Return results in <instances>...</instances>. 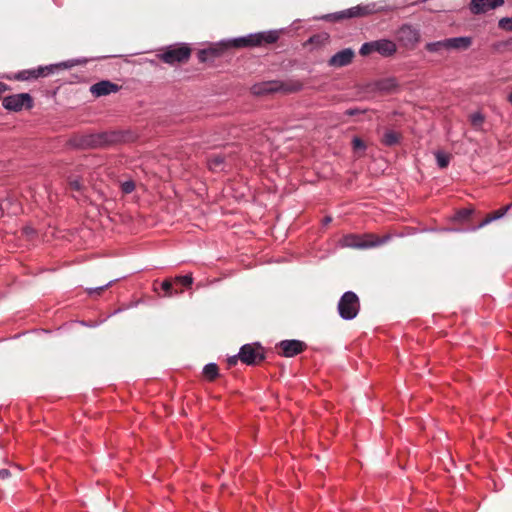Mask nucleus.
<instances>
[{
	"label": "nucleus",
	"mask_w": 512,
	"mask_h": 512,
	"mask_svg": "<svg viewBox=\"0 0 512 512\" xmlns=\"http://www.w3.org/2000/svg\"><path fill=\"white\" fill-rule=\"evenodd\" d=\"M190 55V47L187 44H180L167 47L159 57L163 62L174 65L188 61Z\"/></svg>",
	"instance_id": "obj_3"
},
{
	"label": "nucleus",
	"mask_w": 512,
	"mask_h": 512,
	"mask_svg": "<svg viewBox=\"0 0 512 512\" xmlns=\"http://www.w3.org/2000/svg\"><path fill=\"white\" fill-rule=\"evenodd\" d=\"M6 90V84L0 82V92H3Z\"/></svg>",
	"instance_id": "obj_34"
},
{
	"label": "nucleus",
	"mask_w": 512,
	"mask_h": 512,
	"mask_svg": "<svg viewBox=\"0 0 512 512\" xmlns=\"http://www.w3.org/2000/svg\"><path fill=\"white\" fill-rule=\"evenodd\" d=\"M222 162H223V159L221 157H219V156L214 157L210 160V163H209L210 168L214 170V169L218 168L222 164Z\"/></svg>",
	"instance_id": "obj_28"
},
{
	"label": "nucleus",
	"mask_w": 512,
	"mask_h": 512,
	"mask_svg": "<svg viewBox=\"0 0 512 512\" xmlns=\"http://www.w3.org/2000/svg\"><path fill=\"white\" fill-rule=\"evenodd\" d=\"M378 11V8L375 3L367 4V5H359L353 7L347 11L348 17H358V16H366L373 14Z\"/></svg>",
	"instance_id": "obj_14"
},
{
	"label": "nucleus",
	"mask_w": 512,
	"mask_h": 512,
	"mask_svg": "<svg viewBox=\"0 0 512 512\" xmlns=\"http://www.w3.org/2000/svg\"><path fill=\"white\" fill-rule=\"evenodd\" d=\"M359 308V299L357 295L351 291L344 293L338 303L339 314L345 320L355 318L359 312Z\"/></svg>",
	"instance_id": "obj_4"
},
{
	"label": "nucleus",
	"mask_w": 512,
	"mask_h": 512,
	"mask_svg": "<svg viewBox=\"0 0 512 512\" xmlns=\"http://www.w3.org/2000/svg\"><path fill=\"white\" fill-rule=\"evenodd\" d=\"M175 280L185 286H190L193 283L191 275L177 276Z\"/></svg>",
	"instance_id": "obj_25"
},
{
	"label": "nucleus",
	"mask_w": 512,
	"mask_h": 512,
	"mask_svg": "<svg viewBox=\"0 0 512 512\" xmlns=\"http://www.w3.org/2000/svg\"><path fill=\"white\" fill-rule=\"evenodd\" d=\"M510 206H506L505 208L503 209H500L498 211H495L492 215L488 216L480 225L479 227H483L485 225H487L488 223L494 221V220H497L501 217H503L507 211L509 210Z\"/></svg>",
	"instance_id": "obj_19"
},
{
	"label": "nucleus",
	"mask_w": 512,
	"mask_h": 512,
	"mask_svg": "<svg viewBox=\"0 0 512 512\" xmlns=\"http://www.w3.org/2000/svg\"><path fill=\"white\" fill-rule=\"evenodd\" d=\"M25 232H26L27 234H30V233H33V230H32L31 228H26V229H25Z\"/></svg>",
	"instance_id": "obj_36"
},
{
	"label": "nucleus",
	"mask_w": 512,
	"mask_h": 512,
	"mask_svg": "<svg viewBox=\"0 0 512 512\" xmlns=\"http://www.w3.org/2000/svg\"><path fill=\"white\" fill-rule=\"evenodd\" d=\"M372 52H375L374 41L364 43L360 48V54L362 56H367Z\"/></svg>",
	"instance_id": "obj_22"
},
{
	"label": "nucleus",
	"mask_w": 512,
	"mask_h": 512,
	"mask_svg": "<svg viewBox=\"0 0 512 512\" xmlns=\"http://www.w3.org/2000/svg\"><path fill=\"white\" fill-rule=\"evenodd\" d=\"M280 86L276 82H264L260 84H256L252 87V92L255 95H262L266 93H271L279 90Z\"/></svg>",
	"instance_id": "obj_15"
},
{
	"label": "nucleus",
	"mask_w": 512,
	"mask_h": 512,
	"mask_svg": "<svg viewBox=\"0 0 512 512\" xmlns=\"http://www.w3.org/2000/svg\"><path fill=\"white\" fill-rule=\"evenodd\" d=\"M398 39L404 46L413 47L419 42L420 33L412 26L404 25L398 32Z\"/></svg>",
	"instance_id": "obj_7"
},
{
	"label": "nucleus",
	"mask_w": 512,
	"mask_h": 512,
	"mask_svg": "<svg viewBox=\"0 0 512 512\" xmlns=\"http://www.w3.org/2000/svg\"><path fill=\"white\" fill-rule=\"evenodd\" d=\"M118 89H119V87L117 84H114L110 81L105 80V81H100L98 83L93 84L90 87V92L96 97H101V96L109 95L111 93H115L118 91Z\"/></svg>",
	"instance_id": "obj_10"
},
{
	"label": "nucleus",
	"mask_w": 512,
	"mask_h": 512,
	"mask_svg": "<svg viewBox=\"0 0 512 512\" xmlns=\"http://www.w3.org/2000/svg\"><path fill=\"white\" fill-rule=\"evenodd\" d=\"M389 237L380 238L373 234L356 235L348 234L343 236L339 244L341 247L356 248V249H367L376 246H380L387 241Z\"/></svg>",
	"instance_id": "obj_2"
},
{
	"label": "nucleus",
	"mask_w": 512,
	"mask_h": 512,
	"mask_svg": "<svg viewBox=\"0 0 512 512\" xmlns=\"http://www.w3.org/2000/svg\"><path fill=\"white\" fill-rule=\"evenodd\" d=\"M44 70H50V69H49L48 67H46V68H40V69H38L37 71H33V72H31V74H32V76H33V77H39V76L44 75Z\"/></svg>",
	"instance_id": "obj_31"
},
{
	"label": "nucleus",
	"mask_w": 512,
	"mask_h": 512,
	"mask_svg": "<svg viewBox=\"0 0 512 512\" xmlns=\"http://www.w3.org/2000/svg\"><path fill=\"white\" fill-rule=\"evenodd\" d=\"M375 52H378L380 55L384 57H390L394 55L397 51L396 44L387 39H381L374 41Z\"/></svg>",
	"instance_id": "obj_12"
},
{
	"label": "nucleus",
	"mask_w": 512,
	"mask_h": 512,
	"mask_svg": "<svg viewBox=\"0 0 512 512\" xmlns=\"http://www.w3.org/2000/svg\"><path fill=\"white\" fill-rule=\"evenodd\" d=\"M104 287H99V288H96L94 291H101L103 290Z\"/></svg>",
	"instance_id": "obj_38"
},
{
	"label": "nucleus",
	"mask_w": 512,
	"mask_h": 512,
	"mask_svg": "<svg viewBox=\"0 0 512 512\" xmlns=\"http://www.w3.org/2000/svg\"><path fill=\"white\" fill-rule=\"evenodd\" d=\"M470 120L474 127H480L484 121V117L481 113H474L470 116Z\"/></svg>",
	"instance_id": "obj_23"
},
{
	"label": "nucleus",
	"mask_w": 512,
	"mask_h": 512,
	"mask_svg": "<svg viewBox=\"0 0 512 512\" xmlns=\"http://www.w3.org/2000/svg\"><path fill=\"white\" fill-rule=\"evenodd\" d=\"M426 50L433 53L441 52L442 50H447L446 39L436 42L427 43L425 46Z\"/></svg>",
	"instance_id": "obj_18"
},
{
	"label": "nucleus",
	"mask_w": 512,
	"mask_h": 512,
	"mask_svg": "<svg viewBox=\"0 0 512 512\" xmlns=\"http://www.w3.org/2000/svg\"><path fill=\"white\" fill-rule=\"evenodd\" d=\"M499 27L504 29V30L512 31V17H510V18H502L499 21Z\"/></svg>",
	"instance_id": "obj_24"
},
{
	"label": "nucleus",
	"mask_w": 512,
	"mask_h": 512,
	"mask_svg": "<svg viewBox=\"0 0 512 512\" xmlns=\"http://www.w3.org/2000/svg\"><path fill=\"white\" fill-rule=\"evenodd\" d=\"M437 164L440 168H445L448 166L450 161V156L442 151H437L435 153Z\"/></svg>",
	"instance_id": "obj_21"
},
{
	"label": "nucleus",
	"mask_w": 512,
	"mask_h": 512,
	"mask_svg": "<svg viewBox=\"0 0 512 512\" xmlns=\"http://www.w3.org/2000/svg\"><path fill=\"white\" fill-rule=\"evenodd\" d=\"M263 358L261 347L256 345L246 344L242 346L239 352V359L248 365L256 364Z\"/></svg>",
	"instance_id": "obj_6"
},
{
	"label": "nucleus",
	"mask_w": 512,
	"mask_h": 512,
	"mask_svg": "<svg viewBox=\"0 0 512 512\" xmlns=\"http://www.w3.org/2000/svg\"><path fill=\"white\" fill-rule=\"evenodd\" d=\"M225 43H227V41H222L214 47H210L208 49L202 50L200 52V59L205 60L206 55H211L214 57L221 55L226 49L230 48V47H225V45H224Z\"/></svg>",
	"instance_id": "obj_16"
},
{
	"label": "nucleus",
	"mask_w": 512,
	"mask_h": 512,
	"mask_svg": "<svg viewBox=\"0 0 512 512\" xmlns=\"http://www.w3.org/2000/svg\"><path fill=\"white\" fill-rule=\"evenodd\" d=\"M508 100L509 102L512 104V92L510 93L509 97H508Z\"/></svg>",
	"instance_id": "obj_37"
},
{
	"label": "nucleus",
	"mask_w": 512,
	"mask_h": 512,
	"mask_svg": "<svg viewBox=\"0 0 512 512\" xmlns=\"http://www.w3.org/2000/svg\"><path fill=\"white\" fill-rule=\"evenodd\" d=\"M400 135L393 130H386L382 135V143L386 146H393L399 142Z\"/></svg>",
	"instance_id": "obj_17"
},
{
	"label": "nucleus",
	"mask_w": 512,
	"mask_h": 512,
	"mask_svg": "<svg viewBox=\"0 0 512 512\" xmlns=\"http://www.w3.org/2000/svg\"><path fill=\"white\" fill-rule=\"evenodd\" d=\"M238 358H239V355H238V356H233V357H231V358L229 359V364H230V365H234V364H236V362H237Z\"/></svg>",
	"instance_id": "obj_33"
},
{
	"label": "nucleus",
	"mask_w": 512,
	"mask_h": 512,
	"mask_svg": "<svg viewBox=\"0 0 512 512\" xmlns=\"http://www.w3.org/2000/svg\"><path fill=\"white\" fill-rule=\"evenodd\" d=\"M282 353L286 357H293L304 349V343L299 340H284L280 343Z\"/></svg>",
	"instance_id": "obj_11"
},
{
	"label": "nucleus",
	"mask_w": 512,
	"mask_h": 512,
	"mask_svg": "<svg viewBox=\"0 0 512 512\" xmlns=\"http://www.w3.org/2000/svg\"><path fill=\"white\" fill-rule=\"evenodd\" d=\"M203 374L210 380H213L218 375V367L214 363L207 364L203 369Z\"/></svg>",
	"instance_id": "obj_20"
},
{
	"label": "nucleus",
	"mask_w": 512,
	"mask_h": 512,
	"mask_svg": "<svg viewBox=\"0 0 512 512\" xmlns=\"http://www.w3.org/2000/svg\"><path fill=\"white\" fill-rule=\"evenodd\" d=\"M352 144H353V148L355 150H358V149L364 150L365 149V144L360 138H357V137L353 138Z\"/></svg>",
	"instance_id": "obj_27"
},
{
	"label": "nucleus",
	"mask_w": 512,
	"mask_h": 512,
	"mask_svg": "<svg viewBox=\"0 0 512 512\" xmlns=\"http://www.w3.org/2000/svg\"><path fill=\"white\" fill-rule=\"evenodd\" d=\"M2 105L7 110L18 112L23 108H32L33 100L28 93H19L6 96L2 101Z\"/></svg>",
	"instance_id": "obj_5"
},
{
	"label": "nucleus",
	"mask_w": 512,
	"mask_h": 512,
	"mask_svg": "<svg viewBox=\"0 0 512 512\" xmlns=\"http://www.w3.org/2000/svg\"><path fill=\"white\" fill-rule=\"evenodd\" d=\"M10 476V471L8 469H0V478L6 479Z\"/></svg>",
	"instance_id": "obj_32"
},
{
	"label": "nucleus",
	"mask_w": 512,
	"mask_h": 512,
	"mask_svg": "<svg viewBox=\"0 0 512 512\" xmlns=\"http://www.w3.org/2000/svg\"><path fill=\"white\" fill-rule=\"evenodd\" d=\"M470 214V211H463L462 217H467Z\"/></svg>",
	"instance_id": "obj_35"
},
{
	"label": "nucleus",
	"mask_w": 512,
	"mask_h": 512,
	"mask_svg": "<svg viewBox=\"0 0 512 512\" xmlns=\"http://www.w3.org/2000/svg\"><path fill=\"white\" fill-rule=\"evenodd\" d=\"M69 185L74 190H80L81 189V183L78 179L70 178Z\"/></svg>",
	"instance_id": "obj_29"
},
{
	"label": "nucleus",
	"mask_w": 512,
	"mask_h": 512,
	"mask_svg": "<svg viewBox=\"0 0 512 512\" xmlns=\"http://www.w3.org/2000/svg\"><path fill=\"white\" fill-rule=\"evenodd\" d=\"M276 31L259 32L244 37L227 40L225 47L243 48L261 46L263 43H274L278 39Z\"/></svg>",
	"instance_id": "obj_1"
},
{
	"label": "nucleus",
	"mask_w": 512,
	"mask_h": 512,
	"mask_svg": "<svg viewBox=\"0 0 512 512\" xmlns=\"http://www.w3.org/2000/svg\"><path fill=\"white\" fill-rule=\"evenodd\" d=\"M121 188L124 193L128 194L134 190L135 184L133 181H125L121 184Z\"/></svg>",
	"instance_id": "obj_26"
},
{
	"label": "nucleus",
	"mask_w": 512,
	"mask_h": 512,
	"mask_svg": "<svg viewBox=\"0 0 512 512\" xmlns=\"http://www.w3.org/2000/svg\"><path fill=\"white\" fill-rule=\"evenodd\" d=\"M504 0H471L470 10L473 14H482L502 6Z\"/></svg>",
	"instance_id": "obj_8"
},
{
	"label": "nucleus",
	"mask_w": 512,
	"mask_h": 512,
	"mask_svg": "<svg viewBox=\"0 0 512 512\" xmlns=\"http://www.w3.org/2000/svg\"><path fill=\"white\" fill-rule=\"evenodd\" d=\"M447 50H466L472 44L470 37H455L446 39Z\"/></svg>",
	"instance_id": "obj_13"
},
{
	"label": "nucleus",
	"mask_w": 512,
	"mask_h": 512,
	"mask_svg": "<svg viewBox=\"0 0 512 512\" xmlns=\"http://www.w3.org/2000/svg\"><path fill=\"white\" fill-rule=\"evenodd\" d=\"M354 51L351 48H346L333 55L329 61V66L333 68H340L350 64L354 58Z\"/></svg>",
	"instance_id": "obj_9"
},
{
	"label": "nucleus",
	"mask_w": 512,
	"mask_h": 512,
	"mask_svg": "<svg viewBox=\"0 0 512 512\" xmlns=\"http://www.w3.org/2000/svg\"><path fill=\"white\" fill-rule=\"evenodd\" d=\"M162 289L165 290L167 292V294L170 296L172 294V284L169 280H165L163 281L162 283Z\"/></svg>",
	"instance_id": "obj_30"
}]
</instances>
